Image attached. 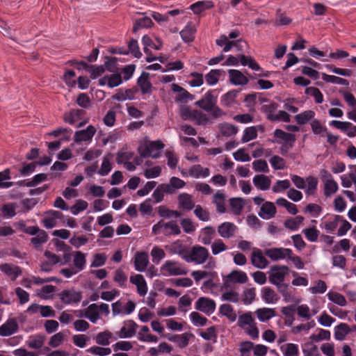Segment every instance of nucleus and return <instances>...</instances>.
<instances>
[{"instance_id":"nucleus-1","label":"nucleus","mask_w":356,"mask_h":356,"mask_svg":"<svg viewBox=\"0 0 356 356\" xmlns=\"http://www.w3.org/2000/svg\"><path fill=\"white\" fill-rule=\"evenodd\" d=\"M216 96L212 92L205 94L204 98L202 99V108L208 112L207 114L202 113V124L212 123L213 120L222 116L224 113L216 106Z\"/></svg>"},{"instance_id":"nucleus-2","label":"nucleus","mask_w":356,"mask_h":356,"mask_svg":"<svg viewBox=\"0 0 356 356\" xmlns=\"http://www.w3.org/2000/svg\"><path fill=\"white\" fill-rule=\"evenodd\" d=\"M164 144L161 140L150 141L145 139L140 144L138 150L142 157L157 159L161 156Z\"/></svg>"},{"instance_id":"nucleus-3","label":"nucleus","mask_w":356,"mask_h":356,"mask_svg":"<svg viewBox=\"0 0 356 356\" xmlns=\"http://www.w3.org/2000/svg\"><path fill=\"white\" fill-rule=\"evenodd\" d=\"M237 325L252 339L259 337V332L252 312H248L240 315L238 318Z\"/></svg>"},{"instance_id":"nucleus-4","label":"nucleus","mask_w":356,"mask_h":356,"mask_svg":"<svg viewBox=\"0 0 356 356\" xmlns=\"http://www.w3.org/2000/svg\"><path fill=\"white\" fill-rule=\"evenodd\" d=\"M289 268L286 266H273L268 272L269 282L277 286L278 290L282 293V288H286L284 284L286 276L289 274Z\"/></svg>"},{"instance_id":"nucleus-5","label":"nucleus","mask_w":356,"mask_h":356,"mask_svg":"<svg viewBox=\"0 0 356 356\" xmlns=\"http://www.w3.org/2000/svg\"><path fill=\"white\" fill-rule=\"evenodd\" d=\"M208 270H202V289L206 291L212 292L218 283L217 274L212 270L215 266V262L211 257L208 262Z\"/></svg>"},{"instance_id":"nucleus-6","label":"nucleus","mask_w":356,"mask_h":356,"mask_svg":"<svg viewBox=\"0 0 356 356\" xmlns=\"http://www.w3.org/2000/svg\"><path fill=\"white\" fill-rule=\"evenodd\" d=\"M152 233L155 235L163 234L165 236L178 235L181 233L179 225L174 221H159L152 227Z\"/></svg>"},{"instance_id":"nucleus-7","label":"nucleus","mask_w":356,"mask_h":356,"mask_svg":"<svg viewBox=\"0 0 356 356\" xmlns=\"http://www.w3.org/2000/svg\"><path fill=\"white\" fill-rule=\"evenodd\" d=\"M160 270L165 276H178L187 273L181 264L172 260H167L161 266Z\"/></svg>"},{"instance_id":"nucleus-8","label":"nucleus","mask_w":356,"mask_h":356,"mask_svg":"<svg viewBox=\"0 0 356 356\" xmlns=\"http://www.w3.org/2000/svg\"><path fill=\"white\" fill-rule=\"evenodd\" d=\"M239 62L243 66L248 65L252 70L259 71L260 70L259 64L252 57L245 55H241L238 58L230 56L223 65L227 66L237 65Z\"/></svg>"},{"instance_id":"nucleus-9","label":"nucleus","mask_w":356,"mask_h":356,"mask_svg":"<svg viewBox=\"0 0 356 356\" xmlns=\"http://www.w3.org/2000/svg\"><path fill=\"white\" fill-rule=\"evenodd\" d=\"M60 301L68 305H72L79 303L82 299L81 291H76L74 289H69L62 291L59 293Z\"/></svg>"},{"instance_id":"nucleus-10","label":"nucleus","mask_w":356,"mask_h":356,"mask_svg":"<svg viewBox=\"0 0 356 356\" xmlns=\"http://www.w3.org/2000/svg\"><path fill=\"white\" fill-rule=\"evenodd\" d=\"M136 308V305L134 302L129 300L124 305L120 301L118 300L112 304V312L113 316L118 315H129Z\"/></svg>"},{"instance_id":"nucleus-11","label":"nucleus","mask_w":356,"mask_h":356,"mask_svg":"<svg viewBox=\"0 0 356 356\" xmlns=\"http://www.w3.org/2000/svg\"><path fill=\"white\" fill-rule=\"evenodd\" d=\"M248 280L247 274L241 270H232L225 279L224 284L226 287H230L235 284H245Z\"/></svg>"},{"instance_id":"nucleus-12","label":"nucleus","mask_w":356,"mask_h":356,"mask_svg":"<svg viewBox=\"0 0 356 356\" xmlns=\"http://www.w3.org/2000/svg\"><path fill=\"white\" fill-rule=\"evenodd\" d=\"M97 130L92 125H88L86 129L77 131L74 134V141L76 143H89L92 140Z\"/></svg>"},{"instance_id":"nucleus-13","label":"nucleus","mask_w":356,"mask_h":356,"mask_svg":"<svg viewBox=\"0 0 356 356\" xmlns=\"http://www.w3.org/2000/svg\"><path fill=\"white\" fill-rule=\"evenodd\" d=\"M265 254L273 261H277L290 257L292 250L284 248H273L266 250Z\"/></svg>"},{"instance_id":"nucleus-14","label":"nucleus","mask_w":356,"mask_h":356,"mask_svg":"<svg viewBox=\"0 0 356 356\" xmlns=\"http://www.w3.org/2000/svg\"><path fill=\"white\" fill-rule=\"evenodd\" d=\"M315 302L316 304L313 305V307L312 309H310L309 307L306 304L298 305L296 309L297 315L305 320L311 319L320 311L319 305L317 304V302Z\"/></svg>"},{"instance_id":"nucleus-15","label":"nucleus","mask_w":356,"mask_h":356,"mask_svg":"<svg viewBox=\"0 0 356 356\" xmlns=\"http://www.w3.org/2000/svg\"><path fill=\"white\" fill-rule=\"evenodd\" d=\"M138 325L132 320H127L122 323L118 336L120 339L131 338L136 333Z\"/></svg>"},{"instance_id":"nucleus-16","label":"nucleus","mask_w":356,"mask_h":356,"mask_svg":"<svg viewBox=\"0 0 356 356\" xmlns=\"http://www.w3.org/2000/svg\"><path fill=\"white\" fill-rule=\"evenodd\" d=\"M0 271L12 281H15L22 273L19 266L11 263L0 264Z\"/></svg>"},{"instance_id":"nucleus-17","label":"nucleus","mask_w":356,"mask_h":356,"mask_svg":"<svg viewBox=\"0 0 356 356\" xmlns=\"http://www.w3.org/2000/svg\"><path fill=\"white\" fill-rule=\"evenodd\" d=\"M184 186L185 182L182 179L172 177L170 178L168 184L160 185V190L163 193L172 194L177 190L184 188Z\"/></svg>"},{"instance_id":"nucleus-18","label":"nucleus","mask_w":356,"mask_h":356,"mask_svg":"<svg viewBox=\"0 0 356 356\" xmlns=\"http://www.w3.org/2000/svg\"><path fill=\"white\" fill-rule=\"evenodd\" d=\"M122 83V76L118 72L106 74L99 80L101 86H107L110 88L117 87Z\"/></svg>"},{"instance_id":"nucleus-19","label":"nucleus","mask_w":356,"mask_h":356,"mask_svg":"<svg viewBox=\"0 0 356 356\" xmlns=\"http://www.w3.org/2000/svg\"><path fill=\"white\" fill-rule=\"evenodd\" d=\"M130 282L137 288V293L140 296H145L148 291L147 282L141 274H135L130 276Z\"/></svg>"},{"instance_id":"nucleus-20","label":"nucleus","mask_w":356,"mask_h":356,"mask_svg":"<svg viewBox=\"0 0 356 356\" xmlns=\"http://www.w3.org/2000/svg\"><path fill=\"white\" fill-rule=\"evenodd\" d=\"M18 323L15 318H9L0 326V336L9 337L18 330Z\"/></svg>"},{"instance_id":"nucleus-21","label":"nucleus","mask_w":356,"mask_h":356,"mask_svg":"<svg viewBox=\"0 0 356 356\" xmlns=\"http://www.w3.org/2000/svg\"><path fill=\"white\" fill-rule=\"evenodd\" d=\"M63 216V213L58 211H49L47 212L42 219L44 226L47 229H51L57 225L58 220Z\"/></svg>"},{"instance_id":"nucleus-22","label":"nucleus","mask_w":356,"mask_h":356,"mask_svg":"<svg viewBox=\"0 0 356 356\" xmlns=\"http://www.w3.org/2000/svg\"><path fill=\"white\" fill-rule=\"evenodd\" d=\"M252 264L259 269L265 268L268 265V261L264 256L262 252L259 249H254L251 255Z\"/></svg>"},{"instance_id":"nucleus-23","label":"nucleus","mask_w":356,"mask_h":356,"mask_svg":"<svg viewBox=\"0 0 356 356\" xmlns=\"http://www.w3.org/2000/svg\"><path fill=\"white\" fill-rule=\"evenodd\" d=\"M230 82L234 86H245L249 82L248 78L238 70H228Z\"/></svg>"},{"instance_id":"nucleus-24","label":"nucleus","mask_w":356,"mask_h":356,"mask_svg":"<svg viewBox=\"0 0 356 356\" xmlns=\"http://www.w3.org/2000/svg\"><path fill=\"white\" fill-rule=\"evenodd\" d=\"M134 268L136 271L143 272L149 264V257L145 252H138L134 257Z\"/></svg>"},{"instance_id":"nucleus-25","label":"nucleus","mask_w":356,"mask_h":356,"mask_svg":"<svg viewBox=\"0 0 356 356\" xmlns=\"http://www.w3.org/2000/svg\"><path fill=\"white\" fill-rule=\"evenodd\" d=\"M258 214L264 220L271 219L274 218L276 214V207L273 202H265L261 206Z\"/></svg>"},{"instance_id":"nucleus-26","label":"nucleus","mask_w":356,"mask_h":356,"mask_svg":"<svg viewBox=\"0 0 356 356\" xmlns=\"http://www.w3.org/2000/svg\"><path fill=\"white\" fill-rule=\"evenodd\" d=\"M80 316L88 318L92 323H96L101 318L97 310V304L92 303L90 305L81 312Z\"/></svg>"},{"instance_id":"nucleus-27","label":"nucleus","mask_w":356,"mask_h":356,"mask_svg":"<svg viewBox=\"0 0 356 356\" xmlns=\"http://www.w3.org/2000/svg\"><path fill=\"white\" fill-rule=\"evenodd\" d=\"M327 176L328 179L325 180L323 183V193L325 197H330L337 192L339 186L331 174H327Z\"/></svg>"},{"instance_id":"nucleus-28","label":"nucleus","mask_w":356,"mask_h":356,"mask_svg":"<svg viewBox=\"0 0 356 356\" xmlns=\"http://www.w3.org/2000/svg\"><path fill=\"white\" fill-rule=\"evenodd\" d=\"M73 255V267L77 270L78 272L82 271L85 269L86 266V253L81 251H75L72 253Z\"/></svg>"},{"instance_id":"nucleus-29","label":"nucleus","mask_w":356,"mask_h":356,"mask_svg":"<svg viewBox=\"0 0 356 356\" xmlns=\"http://www.w3.org/2000/svg\"><path fill=\"white\" fill-rule=\"evenodd\" d=\"M237 229L236 226L229 222H225L218 227V233L222 238H231L234 235L236 230Z\"/></svg>"},{"instance_id":"nucleus-30","label":"nucleus","mask_w":356,"mask_h":356,"mask_svg":"<svg viewBox=\"0 0 356 356\" xmlns=\"http://www.w3.org/2000/svg\"><path fill=\"white\" fill-rule=\"evenodd\" d=\"M252 181L255 187L261 191L269 189L271 184L270 177L261 174L255 175L253 177Z\"/></svg>"},{"instance_id":"nucleus-31","label":"nucleus","mask_w":356,"mask_h":356,"mask_svg":"<svg viewBox=\"0 0 356 356\" xmlns=\"http://www.w3.org/2000/svg\"><path fill=\"white\" fill-rule=\"evenodd\" d=\"M261 297L267 304H275L279 300L277 294L269 286L263 287L261 289Z\"/></svg>"},{"instance_id":"nucleus-32","label":"nucleus","mask_w":356,"mask_h":356,"mask_svg":"<svg viewBox=\"0 0 356 356\" xmlns=\"http://www.w3.org/2000/svg\"><path fill=\"white\" fill-rule=\"evenodd\" d=\"M172 90L175 92L177 93L176 97L177 102L187 103L188 101L193 99V96L192 95L177 84L173 83L172 85Z\"/></svg>"},{"instance_id":"nucleus-33","label":"nucleus","mask_w":356,"mask_h":356,"mask_svg":"<svg viewBox=\"0 0 356 356\" xmlns=\"http://www.w3.org/2000/svg\"><path fill=\"white\" fill-rule=\"evenodd\" d=\"M156 43L154 42L152 38L149 35H144L142 38V43L144 46L143 51L146 54H148L149 52V47L152 48L155 50H159L161 49L162 47V41L156 38Z\"/></svg>"},{"instance_id":"nucleus-34","label":"nucleus","mask_w":356,"mask_h":356,"mask_svg":"<svg viewBox=\"0 0 356 356\" xmlns=\"http://www.w3.org/2000/svg\"><path fill=\"white\" fill-rule=\"evenodd\" d=\"M149 329L147 326L143 325L140 327V331L138 332L137 337L140 341L148 343H156L158 337L155 335L149 333Z\"/></svg>"},{"instance_id":"nucleus-35","label":"nucleus","mask_w":356,"mask_h":356,"mask_svg":"<svg viewBox=\"0 0 356 356\" xmlns=\"http://www.w3.org/2000/svg\"><path fill=\"white\" fill-rule=\"evenodd\" d=\"M218 131L220 134L225 137H230L238 133V127L234 124L222 122L218 125Z\"/></svg>"},{"instance_id":"nucleus-36","label":"nucleus","mask_w":356,"mask_h":356,"mask_svg":"<svg viewBox=\"0 0 356 356\" xmlns=\"http://www.w3.org/2000/svg\"><path fill=\"white\" fill-rule=\"evenodd\" d=\"M350 331L351 330L348 324L341 323L334 327V338L337 341H343Z\"/></svg>"},{"instance_id":"nucleus-37","label":"nucleus","mask_w":356,"mask_h":356,"mask_svg":"<svg viewBox=\"0 0 356 356\" xmlns=\"http://www.w3.org/2000/svg\"><path fill=\"white\" fill-rule=\"evenodd\" d=\"M255 314L260 321L265 322L274 317L276 314L274 309L263 307L257 309Z\"/></svg>"},{"instance_id":"nucleus-38","label":"nucleus","mask_w":356,"mask_h":356,"mask_svg":"<svg viewBox=\"0 0 356 356\" xmlns=\"http://www.w3.org/2000/svg\"><path fill=\"white\" fill-rule=\"evenodd\" d=\"M280 351L283 356H298L299 347L293 343H287L280 346Z\"/></svg>"},{"instance_id":"nucleus-39","label":"nucleus","mask_w":356,"mask_h":356,"mask_svg":"<svg viewBox=\"0 0 356 356\" xmlns=\"http://www.w3.org/2000/svg\"><path fill=\"white\" fill-rule=\"evenodd\" d=\"M113 155L111 154H108L103 157L101 167L98 170L99 175L101 176H106L111 171L113 168L111 163Z\"/></svg>"},{"instance_id":"nucleus-40","label":"nucleus","mask_w":356,"mask_h":356,"mask_svg":"<svg viewBox=\"0 0 356 356\" xmlns=\"http://www.w3.org/2000/svg\"><path fill=\"white\" fill-rule=\"evenodd\" d=\"M182 258L187 262L200 264V247L195 246L190 252H185Z\"/></svg>"},{"instance_id":"nucleus-41","label":"nucleus","mask_w":356,"mask_h":356,"mask_svg":"<svg viewBox=\"0 0 356 356\" xmlns=\"http://www.w3.org/2000/svg\"><path fill=\"white\" fill-rule=\"evenodd\" d=\"M179 207L185 210H191L194 206L195 203L192 200V197L187 193H181L179 195Z\"/></svg>"},{"instance_id":"nucleus-42","label":"nucleus","mask_w":356,"mask_h":356,"mask_svg":"<svg viewBox=\"0 0 356 356\" xmlns=\"http://www.w3.org/2000/svg\"><path fill=\"white\" fill-rule=\"evenodd\" d=\"M55 292V286L52 285H46L36 291V294L40 298L44 300L51 299Z\"/></svg>"},{"instance_id":"nucleus-43","label":"nucleus","mask_w":356,"mask_h":356,"mask_svg":"<svg viewBox=\"0 0 356 356\" xmlns=\"http://www.w3.org/2000/svg\"><path fill=\"white\" fill-rule=\"evenodd\" d=\"M274 136L277 138L289 143V146L292 147L294 142L296 141V136L294 134L286 133L282 129H277L274 131Z\"/></svg>"},{"instance_id":"nucleus-44","label":"nucleus","mask_w":356,"mask_h":356,"mask_svg":"<svg viewBox=\"0 0 356 356\" xmlns=\"http://www.w3.org/2000/svg\"><path fill=\"white\" fill-rule=\"evenodd\" d=\"M213 202L216 205V210L218 212L222 213L225 211V197L222 192L218 191L213 195Z\"/></svg>"},{"instance_id":"nucleus-45","label":"nucleus","mask_w":356,"mask_h":356,"mask_svg":"<svg viewBox=\"0 0 356 356\" xmlns=\"http://www.w3.org/2000/svg\"><path fill=\"white\" fill-rule=\"evenodd\" d=\"M191 334L188 333H184L182 334H176L172 337H169L168 339L171 341L175 342L179 347L184 348L188 344V341Z\"/></svg>"},{"instance_id":"nucleus-46","label":"nucleus","mask_w":356,"mask_h":356,"mask_svg":"<svg viewBox=\"0 0 356 356\" xmlns=\"http://www.w3.org/2000/svg\"><path fill=\"white\" fill-rule=\"evenodd\" d=\"M128 277L122 268H118L114 272L113 281L121 288L127 286Z\"/></svg>"},{"instance_id":"nucleus-47","label":"nucleus","mask_w":356,"mask_h":356,"mask_svg":"<svg viewBox=\"0 0 356 356\" xmlns=\"http://www.w3.org/2000/svg\"><path fill=\"white\" fill-rule=\"evenodd\" d=\"M327 289L326 283L322 280H318L314 282L313 286L309 288V291L314 295L323 294Z\"/></svg>"},{"instance_id":"nucleus-48","label":"nucleus","mask_w":356,"mask_h":356,"mask_svg":"<svg viewBox=\"0 0 356 356\" xmlns=\"http://www.w3.org/2000/svg\"><path fill=\"white\" fill-rule=\"evenodd\" d=\"M340 220H341V216L335 215L331 219L324 221L322 227L328 232H332L337 229Z\"/></svg>"},{"instance_id":"nucleus-49","label":"nucleus","mask_w":356,"mask_h":356,"mask_svg":"<svg viewBox=\"0 0 356 356\" xmlns=\"http://www.w3.org/2000/svg\"><path fill=\"white\" fill-rule=\"evenodd\" d=\"M315 116L314 111L312 110L305 111L295 116L296 121L299 124H305L309 122L311 120H313V118Z\"/></svg>"},{"instance_id":"nucleus-50","label":"nucleus","mask_w":356,"mask_h":356,"mask_svg":"<svg viewBox=\"0 0 356 356\" xmlns=\"http://www.w3.org/2000/svg\"><path fill=\"white\" fill-rule=\"evenodd\" d=\"M318 179L317 178L309 176L306 178V187L305 193L307 195H313L316 193L318 186Z\"/></svg>"},{"instance_id":"nucleus-51","label":"nucleus","mask_w":356,"mask_h":356,"mask_svg":"<svg viewBox=\"0 0 356 356\" xmlns=\"http://www.w3.org/2000/svg\"><path fill=\"white\" fill-rule=\"evenodd\" d=\"M44 342V337L42 335L31 336L26 341V344L30 348L40 349Z\"/></svg>"},{"instance_id":"nucleus-52","label":"nucleus","mask_w":356,"mask_h":356,"mask_svg":"<svg viewBox=\"0 0 356 356\" xmlns=\"http://www.w3.org/2000/svg\"><path fill=\"white\" fill-rule=\"evenodd\" d=\"M327 297L329 300L341 307H344L347 304L346 298L339 293L330 291L327 293Z\"/></svg>"},{"instance_id":"nucleus-53","label":"nucleus","mask_w":356,"mask_h":356,"mask_svg":"<svg viewBox=\"0 0 356 356\" xmlns=\"http://www.w3.org/2000/svg\"><path fill=\"white\" fill-rule=\"evenodd\" d=\"M257 137V129L254 126L246 127L243 131V134L241 138L243 143H248L252 140Z\"/></svg>"},{"instance_id":"nucleus-54","label":"nucleus","mask_w":356,"mask_h":356,"mask_svg":"<svg viewBox=\"0 0 356 356\" xmlns=\"http://www.w3.org/2000/svg\"><path fill=\"white\" fill-rule=\"evenodd\" d=\"M219 309L220 314L227 316L230 321L234 322L236 320V314L234 312L232 305L229 304H222L220 305Z\"/></svg>"},{"instance_id":"nucleus-55","label":"nucleus","mask_w":356,"mask_h":356,"mask_svg":"<svg viewBox=\"0 0 356 356\" xmlns=\"http://www.w3.org/2000/svg\"><path fill=\"white\" fill-rule=\"evenodd\" d=\"M304 218L301 216H297L295 218H291L285 220L284 226L291 230H297L302 223Z\"/></svg>"},{"instance_id":"nucleus-56","label":"nucleus","mask_w":356,"mask_h":356,"mask_svg":"<svg viewBox=\"0 0 356 356\" xmlns=\"http://www.w3.org/2000/svg\"><path fill=\"white\" fill-rule=\"evenodd\" d=\"M223 71L222 70H211L206 76L205 80L209 85L213 86L218 83Z\"/></svg>"},{"instance_id":"nucleus-57","label":"nucleus","mask_w":356,"mask_h":356,"mask_svg":"<svg viewBox=\"0 0 356 356\" xmlns=\"http://www.w3.org/2000/svg\"><path fill=\"white\" fill-rule=\"evenodd\" d=\"M82 113L83 111L80 109H72L65 114L64 120L67 123L73 124L80 118Z\"/></svg>"},{"instance_id":"nucleus-58","label":"nucleus","mask_w":356,"mask_h":356,"mask_svg":"<svg viewBox=\"0 0 356 356\" xmlns=\"http://www.w3.org/2000/svg\"><path fill=\"white\" fill-rule=\"evenodd\" d=\"M138 84L143 92V93H148L151 90V83L148 79V75L143 73L138 79Z\"/></svg>"},{"instance_id":"nucleus-59","label":"nucleus","mask_w":356,"mask_h":356,"mask_svg":"<svg viewBox=\"0 0 356 356\" xmlns=\"http://www.w3.org/2000/svg\"><path fill=\"white\" fill-rule=\"evenodd\" d=\"M111 337V332L108 331L102 332L97 334L95 337V341L100 346H106L110 344V339Z\"/></svg>"},{"instance_id":"nucleus-60","label":"nucleus","mask_w":356,"mask_h":356,"mask_svg":"<svg viewBox=\"0 0 356 356\" xmlns=\"http://www.w3.org/2000/svg\"><path fill=\"white\" fill-rule=\"evenodd\" d=\"M86 352L97 356H106L111 353L110 348L94 346L86 350Z\"/></svg>"},{"instance_id":"nucleus-61","label":"nucleus","mask_w":356,"mask_h":356,"mask_svg":"<svg viewBox=\"0 0 356 356\" xmlns=\"http://www.w3.org/2000/svg\"><path fill=\"white\" fill-rule=\"evenodd\" d=\"M256 290L254 288H247L245 289L242 294L243 302L248 305H250L255 299Z\"/></svg>"},{"instance_id":"nucleus-62","label":"nucleus","mask_w":356,"mask_h":356,"mask_svg":"<svg viewBox=\"0 0 356 356\" xmlns=\"http://www.w3.org/2000/svg\"><path fill=\"white\" fill-rule=\"evenodd\" d=\"M195 29L191 24H188L186 27L180 32L181 38L186 42H191L195 37Z\"/></svg>"},{"instance_id":"nucleus-63","label":"nucleus","mask_w":356,"mask_h":356,"mask_svg":"<svg viewBox=\"0 0 356 356\" xmlns=\"http://www.w3.org/2000/svg\"><path fill=\"white\" fill-rule=\"evenodd\" d=\"M161 174V167L155 165L151 168H146L144 170L143 175L146 179H154L160 176Z\"/></svg>"},{"instance_id":"nucleus-64","label":"nucleus","mask_w":356,"mask_h":356,"mask_svg":"<svg viewBox=\"0 0 356 356\" xmlns=\"http://www.w3.org/2000/svg\"><path fill=\"white\" fill-rule=\"evenodd\" d=\"M216 309V303L213 300L202 297V312L212 314Z\"/></svg>"}]
</instances>
